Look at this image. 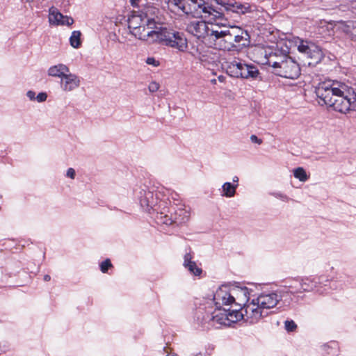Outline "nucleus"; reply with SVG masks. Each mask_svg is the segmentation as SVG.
Wrapping results in <instances>:
<instances>
[{
    "label": "nucleus",
    "instance_id": "nucleus-38",
    "mask_svg": "<svg viewBox=\"0 0 356 356\" xmlns=\"http://www.w3.org/2000/svg\"><path fill=\"white\" fill-rule=\"evenodd\" d=\"M233 182L238 184V177L237 176H234L232 179Z\"/></svg>",
    "mask_w": 356,
    "mask_h": 356
},
{
    "label": "nucleus",
    "instance_id": "nucleus-8",
    "mask_svg": "<svg viewBox=\"0 0 356 356\" xmlns=\"http://www.w3.org/2000/svg\"><path fill=\"white\" fill-rule=\"evenodd\" d=\"M165 192H168V190L165 188H161L156 194V197H154L153 192L148 190L146 186L140 187L136 191V195L139 201L140 206L147 211L149 212L151 209L157 210L156 207L159 206V202L158 200L161 199L165 196Z\"/></svg>",
    "mask_w": 356,
    "mask_h": 356
},
{
    "label": "nucleus",
    "instance_id": "nucleus-30",
    "mask_svg": "<svg viewBox=\"0 0 356 356\" xmlns=\"http://www.w3.org/2000/svg\"><path fill=\"white\" fill-rule=\"evenodd\" d=\"M111 266H112V264H111V261L107 259L101 263V264H100L101 271L102 273H105L108 270V268H110Z\"/></svg>",
    "mask_w": 356,
    "mask_h": 356
},
{
    "label": "nucleus",
    "instance_id": "nucleus-1",
    "mask_svg": "<svg viewBox=\"0 0 356 356\" xmlns=\"http://www.w3.org/2000/svg\"><path fill=\"white\" fill-rule=\"evenodd\" d=\"M168 8L176 14H191L206 19L209 22L199 18L189 20L186 24V31L197 39L211 40V29L214 22L222 17L221 10L215 9L205 0H168Z\"/></svg>",
    "mask_w": 356,
    "mask_h": 356
},
{
    "label": "nucleus",
    "instance_id": "nucleus-34",
    "mask_svg": "<svg viewBox=\"0 0 356 356\" xmlns=\"http://www.w3.org/2000/svg\"><path fill=\"white\" fill-rule=\"evenodd\" d=\"M76 172L75 170L72 168H70L67 169L66 172V176L70 177V179H74L75 178Z\"/></svg>",
    "mask_w": 356,
    "mask_h": 356
},
{
    "label": "nucleus",
    "instance_id": "nucleus-2",
    "mask_svg": "<svg viewBox=\"0 0 356 356\" xmlns=\"http://www.w3.org/2000/svg\"><path fill=\"white\" fill-rule=\"evenodd\" d=\"M268 315V312H264L257 300L253 298L240 309H214L213 312H207L202 319L203 324L212 326L217 325L232 326L233 324L243 320L250 324L258 322L261 318Z\"/></svg>",
    "mask_w": 356,
    "mask_h": 356
},
{
    "label": "nucleus",
    "instance_id": "nucleus-16",
    "mask_svg": "<svg viewBox=\"0 0 356 356\" xmlns=\"http://www.w3.org/2000/svg\"><path fill=\"white\" fill-rule=\"evenodd\" d=\"M49 22L54 26H71L74 23V19L67 15H63L54 6H51L49 9Z\"/></svg>",
    "mask_w": 356,
    "mask_h": 356
},
{
    "label": "nucleus",
    "instance_id": "nucleus-21",
    "mask_svg": "<svg viewBox=\"0 0 356 356\" xmlns=\"http://www.w3.org/2000/svg\"><path fill=\"white\" fill-rule=\"evenodd\" d=\"M225 10L232 11L237 14H246L251 12V6L249 3H241L239 2L227 3L223 5Z\"/></svg>",
    "mask_w": 356,
    "mask_h": 356
},
{
    "label": "nucleus",
    "instance_id": "nucleus-35",
    "mask_svg": "<svg viewBox=\"0 0 356 356\" xmlns=\"http://www.w3.org/2000/svg\"><path fill=\"white\" fill-rule=\"evenodd\" d=\"M26 97L31 100L33 101L36 99L35 92L33 90H29L26 92Z\"/></svg>",
    "mask_w": 356,
    "mask_h": 356
},
{
    "label": "nucleus",
    "instance_id": "nucleus-41",
    "mask_svg": "<svg viewBox=\"0 0 356 356\" xmlns=\"http://www.w3.org/2000/svg\"><path fill=\"white\" fill-rule=\"evenodd\" d=\"M166 356H178L177 354H168Z\"/></svg>",
    "mask_w": 356,
    "mask_h": 356
},
{
    "label": "nucleus",
    "instance_id": "nucleus-31",
    "mask_svg": "<svg viewBox=\"0 0 356 356\" xmlns=\"http://www.w3.org/2000/svg\"><path fill=\"white\" fill-rule=\"evenodd\" d=\"M145 62L147 65H152L154 67H158L160 65V62L154 57H148Z\"/></svg>",
    "mask_w": 356,
    "mask_h": 356
},
{
    "label": "nucleus",
    "instance_id": "nucleus-6",
    "mask_svg": "<svg viewBox=\"0 0 356 356\" xmlns=\"http://www.w3.org/2000/svg\"><path fill=\"white\" fill-rule=\"evenodd\" d=\"M225 68L227 74L235 78L257 79L260 74L257 66L247 64L239 58L226 62Z\"/></svg>",
    "mask_w": 356,
    "mask_h": 356
},
{
    "label": "nucleus",
    "instance_id": "nucleus-32",
    "mask_svg": "<svg viewBox=\"0 0 356 356\" xmlns=\"http://www.w3.org/2000/svg\"><path fill=\"white\" fill-rule=\"evenodd\" d=\"M47 94L46 92H40L37 96H36V99L35 100L38 102H44L47 100Z\"/></svg>",
    "mask_w": 356,
    "mask_h": 356
},
{
    "label": "nucleus",
    "instance_id": "nucleus-10",
    "mask_svg": "<svg viewBox=\"0 0 356 356\" xmlns=\"http://www.w3.org/2000/svg\"><path fill=\"white\" fill-rule=\"evenodd\" d=\"M264 56V63L272 67L274 73L278 66L282 63L289 56L288 52L277 47H267L261 53Z\"/></svg>",
    "mask_w": 356,
    "mask_h": 356
},
{
    "label": "nucleus",
    "instance_id": "nucleus-43",
    "mask_svg": "<svg viewBox=\"0 0 356 356\" xmlns=\"http://www.w3.org/2000/svg\"><path fill=\"white\" fill-rule=\"evenodd\" d=\"M33 1H34V0H26V2H28V3H31V2H33Z\"/></svg>",
    "mask_w": 356,
    "mask_h": 356
},
{
    "label": "nucleus",
    "instance_id": "nucleus-25",
    "mask_svg": "<svg viewBox=\"0 0 356 356\" xmlns=\"http://www.w3.org/2000/svg\"><path fill=\"white\" fill-rule=\"evenodd\" d=\"M238 184H234L230 182H225L222 186L221 195L226 197H232L236 194Z\"/></svg>",
    "mask_w": 356,
    "mask_h": 356
},
{
    "label": "nucleus",
    "instance_id": "nucleus-14",
    "mask_svg": "<svg viewBox=\"0 0 356 356\" xmlns=\"http://www.w3.org/2000/svg\"><path fill=\"white\" fill-rule=\"evenodd\" d=\"M255 300L263 312H267V310L274 308L277 305L281 300V297L275 292L263 293L259 295Z\"/></svg>",
    "mask_w": 356,
    "mask_h": 356
},
{
    "label": "nucleus",
    "instance_id": "nucleus-5",
    "mask_svg": "<svg viewBox=\"0 0 356 356\" xmlns=\"http://www.w3.org/2000/svg\"><path fill=\"white\" fill-rule=\"evenodd\" d=\"M156 42L184 52L188 48V40L184 33L160 26L157 33Z\"/></svg>",
    "mask_w": 356,
    "mask_h": 356
},
{
    "label": "nucleus",
    "instance_id": "nucleus-12",
    "mask_svg": "<svg viewBox=\"0 0 356 356\" xmlns=\"http://www.w3.org/2000/svg\"><path fill=\"white\" fill-rule=\"evenodd\" d=\"M298 49L309 58L314 59L316 63L321 61L324 58L322 49L314 43L307 40H301L298 46Z\"/></svg>",
    "mask_w": 356,
    "mask_h": 356
},
{
    "label": "nucleus",
    "instance_id": "nucleus-36",
    "mask_svg": "<svg viewBox=\"0 0 356 356\" xmlns=\"http://www.w3.org/2000/svg\"><path fill=\"white\" fill-rule=\"evenodd\" d=\"M250 140L254 143H257L259 145H260L261 143H262V140L261 139L259 138L257 136L255 135H252L250 136Z\"/></svg>",
    "mask_w": 356,
    "mask_h": 356
},
{
    "label": "nucleus",
    "instance_id": "nucleus-15",
    "mask_svg": "<svg viewBox=\"0 0 356 356\" xmlns=\"http://www.w3.org/2000/svg\"><path fill=\"white\" fill-rule=\"evenodd\" d=\"M193 55L204 65L213 63L217 59V55L214 49L203 44L198 45L195 51L193 52Z\"/></svg>",
    "mask_w": 356,
    "mask_h": 356
},
{
    "label": "nucleus",
    "instance_id": "nucleus-18",
    "mask_svg": "<svg viewBox=\"0 0 356 356\" xmlns=\"http://www.w3.org/2000/svg\"><path fill=\"white\" fill-rule=\"evenodd\" d=\"M232 35L234 44L237 47H245L250 43V36L247 31L243 30L239 26H232Z\"/></svg>",
    "mask_w": 356,
    "mask_h": 356
},
{
    "label": "nucleus",
    "instance_id": "nucleus-23",
    "mask_svg": "<svg viewBox=\"0 0 356 356\" xmlns=\"http://www.w3.org/2000/svg\"><path fill=\"white\" fill-rule=\"evenodd\" d=\"M69 72L70 68L66 65L58 63L49 67L47 70V74L51 77L61 79Z\"/></svg>",
    "mask_w": 356,
    "mask_h": 356
},
{
    "label": "nucleus",
    "instance_id": "nucleus-4",
    "mask_svg": "<svg viewBox=\"0 0 356 356\" xmlns=\"http://www.w3.org/2000/svg\"><path fill=\"white\" fill-rule=\"evenodd\" d=\"M250 291L244 286L223 284L213 294L215 309H240L249 302Z\"/></svg>",
    "mask_w": 356,
    "mask_h": 356
},
{
    "label": "nucleus",
    "instance_id": "nucleus-26",
    "mask_svg": "<svg viewBox=\"0 0 356 356\" xmlns=\"http://www.w3.org/2000/svg\"><path fill=\"white\" fill-rule=\"evenodd\" d=\"M81 33L79 31H72L71 36L70 38V44L73 48L78 49L81 47Z\"/></svg>",
    "mask_w": 356,
    "mask_h": 356
},
{
    "label": "nucleus",
    "instance_id": "nucleus-3",
    "mask_svg": "<svg viewBox=\"0 0 356 356\" xmlns=\"http://www.w3.org/2000/svg\"><path fill=\"white\" fill-rule=\"evenodd\" d=\"M316 94L327 107L334 111L346 113L355 110L356 100L355 97H349L341 89L330 83H321L316 88Z\"/></svg>",
    "mask_w": 356,
    "mask_h": 356
},
{
    "label": "nucleus",
    "instance_id": "nucleus-19",
    "mask_svg": "<svg viewBox=\"0 0 356 356\" xmlns=\"http://www.w3.org/2000/svg\"><path fill=\"white\" fill-rule=\"evenodd\" d=\"M166 204L167 202L164 200H161L159 201L157 209H161V210L160 212H157L155 218L158 223L172 225L174 223L172 213H170V216L167 213H169L168 211H170V209L166 207Z\"/></svg>",
    "mask_w": 356,
    "mask_h": 356
},
{
    "label": "nucleus",
    "instance_id": "nucleus-11",
    "mask_svg": "<svg viewBox=\"0 0 356 356\" xmlns=\"http://www.w3.org/2000/svg\"><path fill=\"white\" fill-rule=\"evenodd\" d=\"M273 74L286 79H295L300 74V67L296 61L288 56Z\"/></svg>",
    "mask_w": 356,
    "mask_h": 356
},
{
    "label": "nucleus",
    "instance_id": "nucleus-27",
    "mask_svg": "<svg viewBox=\"0 0 356 356\" xmlns=\"http://www.w3.org/2000/svg\"><path fill=\"white\" fill-rule=\"evenodd\" d=\"M293 175L296 179L302 182L306 181L309 179V177L307 175L306 171L302 167L295 168L293 170Z\"/></svg>",
    "mask_w": 356,
    "mask_h": 356
},
{
    "label": "nucleus",
    "instance_id": "nucleus-33",
    "mask_svg": "<svg viewBox=\"0 0 356 356\" xmlns=\"http://www.w3.org/2000/svg\"><path fill=\"white\" fill-rule=\"evenodd\" d=\"M148 88L151 92H156L159 89V84L155 81H152L149 83Z\"/></svg>",
    "mask_w": 356,
    "mask_h": 356
},
{
    "label": "nucleus",
    "instance_id": "nucleus-22",
    "mask_svg": "<svg viewBox=\"0 0 356 356\" xmlns=\"http://www.w3.org/2000/svg\"><path fill=\"white\" fill-rule=\"evenodd\" d=\"M148 19H151L150 18H147V17H143L142 15L133 14L128 18V29L129 32L134 30L135 33L139 35V33L137 32L136 29L140 27V26L146 24V22Z\"/></svg>",
    "mask_w": 356,
    "mask_h": 356
},
{
    "label": "nucleus",
    "instance_id": "nucleus-42",
    "mask_svg": "<svg viewBox=\"0 0 356 356\" xmlns=\"http://www.w3.org/2000/svg\"><path fill=\"white\" fill-rule=\"evenodd\" d=\"M211 82L212 83L215 84V83H216V79H212V80L211 81Z\"/></svg>",
    "mask_w": 356,
    "mask_h": 356
},
{
    "label": "nucleus",
    "instance_id": "nucleus-20",
    "mask_svg": "<svg viewBox=\"0 0 356 356\" xmlns=\"http://www.w3.org/2000/svg\"><path fill=\"white\" fill-rule=\"evenodd\" d=\"M320 278L305 277L300 282V289L298 290H291V293H297L303 291H311L318 287Z\"/></svg>",
    "mask_w": 356,
    "mask_h": 356
},
{
    "label": "nucleus",
    "instance_id": "nucleus-17",
    "mask_svg": "<svg viewBox=\"0 0 356 356\" xmlns=\"http://www.w3.org/2000/svg\"><path fill=\"white\" fill-rule=\"evenodd\" d=\"M80 78L70 71L60 79V86L63 91L68 92L78 88L80 86Z\"/></svg>",
    "mask_w": 356,
    "mask_h": 356
},
{
    "label": "nucleus",
    "instance_id": "nucleus-13",
    "mask_svg": "<svg viewBox=\"0 0 356 356\" xmlns=\"http://www.w3.org/2000/svg\"><path fill=\"white\" fill-rule=\"evenodd\" d=\"M170 211L168 212L172 213L174 223L177 225H183L186 223L191 216L190 209L186 207L184 204H177L171 206Z\"/></svg>",
    "mask_w": 356,
    "mask_h": 356
},
{
    "label": "nucleus",
    "instance_id": "nucleus-39",
    "mask_svg": "<svg viewBox=\"0 0 356 356\" xmlns=\"http://www.w3.org/2000/svg\"><path fill=\"white\" fill-rule=\"evenodd\" d=\"M218 79L220 82H222L225 80V77L223 76H219Z\"/></svg>",
    "mask_w": 356,
    "mask_h": 356
},
{
    "label": "nucleus",
    "instance_id": "nucleus-7",
    "mask_svg": "<svg viewBox=\"0 0 356 356\" xmlns=\"http://www.w3.org/2000/svg\"><path fill=\"white\" fill-rule=\"evenodd\" d=\"M214 29H211V40L215 45L219 49L227 51H232L236 49V44H234L232 35V26L228 29H222L218 23L213 26Z\"/></svg>",
    "mask_w": 356,
    "mask_h": 356
},
{
    "label": "nucleus",
    "instance_id": "nucleus-9",
    "mask_svg": "<svg viewBox=\"0 0 356 356\" xmlns=\"http://www.w3.org/2000/svg\"><path fill=\"white\" fill-rule=\"evenodd\" d=\"M159 27L156 26V23L154 19H148L146 22V24L140 26L137 28V32L139 35L135 33L134 30L129 32L136 38L144 41L147 44H154L156 42L157 33Z\"/></svg>",
    "mask_w": 356,
    "mask_h": 356
},
{
    "label": "nucleus",
    "instance_id": "nucleus-29",
    "mask_svg": "<svg viewBox=\"0 0 356 356\" xmlns=\"http://www.w3.org/2000/svg\"><path fill=\"white\" fill-rule=\"evenodd\" d=\"M270 195L277 199L281 200L283 202H288L290 198L285 194L281 192H273Z\"/></svg>",
    "mask_w": 356,
    "mask_h": 356
},
{
    "label": "nucleus",
    "instance_id": "nucleus-24",
    "mask_svg": "<svg viewBox=\"0 0 356 356\" xmlns=\"http://www.w3.org/2000/svg\"><path fill=\"white\" fill-rule=\"evenodd\" d=\"M184 266L194 275H200L202 272V269L197 266L195 262L192 261V256L190 253H186L184 255Z\"/></svg>",
    "mask_w": 356,
    "mask_h": 356
},
{
    "label": "nucleus",
    "instance_id": "nucleus-40",
    "mask_svg": "<svg viewBox=\"0 0 356 356\" xmlns=\"http://www.w3.org/2000/svg\"><path fill=\"white\" fill-rule=\"evenodd\" d=\"M195 356H205V355L204 353H197Z\"/></svg>",
    "mask_w": 356,
    "mask_h": 356
},
{
    "label": "nucleus",
    "instance_id": "nucleus-28",
    "mask_svg": "<svg viewBox=\"0 0 356 356\" xmlns=\"http://www.w3.org/2000/svg\"><path fill=\"white\" fill-rule=\"evenodd\" d=\"M285 330L288 332H293L297 328V325L293 320H286L284 322Z\"/></svg>",
    "mask_w": 356,
    "mask_h": 356
},
{
    "label": "nucleus",
    "instance_id": "nucleus-37",
    "mask_svg": "<svg viewBox=\"0 0 356 356\" xmlns=\"http://www.w3.org/2000/svg\"><path fill=\"white\" fill-rule=\"evenodd\" d=\"M50 280H51V277H50V275H45L44 276V281H45V282H49V281H50Z\"/></svg>",
    "mask_w": 356,
    "mask_h": 356
}]
</instances>
